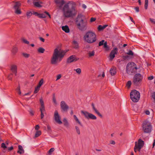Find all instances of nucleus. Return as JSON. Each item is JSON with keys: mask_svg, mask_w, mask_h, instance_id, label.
<instances>
[{"mask_svg": "<svg viewBox=\"0 0 155 155\" xmlns=\"http://www.w3.org/2000/svg\"><path fill=\"white\" fill-rule=\"evenodd\" d=\"M148 79L149 80H151L153 79V76H151L149 77L148 78Z\"/></svg>", "mask_w": 155, "mask_h": 155, "instance_id": "obj_60", "label": "nucleus"}, {"mask_svg": "<svg viewBox=\"0 0 155 155\" xmlns=\"http://www.w3.org/2000/svg\"><path fill=\"white\" fill-rule=\"evenodd\" d=\"M39 39L41 41H42L43 42H44L45 41V39L42 37H40L39 38Z\"/></svg>", "mask_w": 155, "mask_h": 155, "instance_id": "obj_58", "label": "nucleus"}, {"mask_svg": "<svg viewBox=\"0 0 155 155\" xmlns=\"http://www.w3.org/2000/svg\"><path fill=\"white\" fill-rule=\"evenodd\" d=\"M130 98L132 101L134 102L138 101L140 98L139 92L136 90L132 91L130 94Z\"/></svg>", "mask_w": 155, "mask_h": 155, "instance_id": "obj_6", "label": "nucleus"}, {"mask_svg": "<svg viewBox=\"0 0 155 155\" xmlns=\"http://www.w3.org/2000/svg\"><path fill=\"white\" fill-rule=\"evenodd\" d=\"M150 21L152 23L155 24V19L151 18H150Z\"/></svg>", "mask_w": 155, "mask_h": 155, "instance_id": "obj_47", "label": "nucleus"}, {"mask_svg": "<svg viewBox=\"0 0 155 155\" xmlns=\"http://www.w3.org/2000/svg\"><path fill=\"white\" fill-rule=\"evenodd\" d=\"M84 41L89 44L95 42L97 40L96 35L95 33L90 31L86 32L84 36Z\"/></svg>", "mask_w": 155, "mask_h": 155, "instance_id": "obj_4", "label": "nucleus"}, {"mask_svg": "<svg viewBox=\"0 0 155 155\" xmlns=\"http://www.w3.org/2000/svg\"><path fill=\"white\" fill-rule=\"evenodd\" d=\"M96 20V18H91L90 21L91 22H92Z\"/></svg>", "mask_w": 155, "mask_h": 155, "instance_id": "obj_55", "label": "nucleus"}, {"mask_svg": "<svg viewBox=\"0 0 155 155\" xmlns=\"http://www.w3.org/2000/svg\"><path fill=\"white\" fill-rule=\"evenodd\" d=\"M84 18L81 14H79L76 18V23L77 28L81 31H85L87 28V22L84 20Z\"/></svg>", "mask_w": 155, "mask_h": 155, "instance_id": "obj_3", "label": "nucleus"}, {"mask_svg": "<svg viewBox=\"0 0 155 155\" xmlns=\"http://www.w3.org/2000/svg\"><path fill=\"white\" fill-rule=\"evenodd\" d=\"M44 82L43 79H42L39 81V84L38 86L41 87V86L42 85Z\"/></svg>", "mask_w": 155, "mask_h": 155, "instance_id": "obj_37", "label": "nucleus"}, {"mask_svg": "<svg viewBox=\"0 0 155 155\" xmlns=\"http://www.w3.org/2000/svg\"><path fill=\"white\" fill-rule=\"evenodd\" d=\"M40 87L38 85L35 88V91H34V93L35 94H36L39 91Z\"/></svg>", "mask_w": 155, "mask_h": 155, "instance_id": "obj_33", "label": "nucleus"}, {"mask_svg": "<svg viewBox=\"0 0 155 155\" xmlns=\"http://www.w3.org/2000/svg\"><path fill=\"white\" fill-rule=\"evenodd\" d=\"M75 127L76 133L80 135V131L79 127L77 126H75Z\"/></svg>", "mask_w": 155, "mask_h": 155, "instance_id": "obj_29", "label": "nucleus"}, {"mask_svg": "<svg viewBox=\"0 0 155 155\" xmlns=\"http://www.w3.org/2000/svg\"><path fill=\"white\" fill-rule=\"evenodd\" d=\"M118 52V49L117 48H114L112 50L110 53V56L111 60H112L115 56V55Z\"/></svg>", "mask_w": 155, "mask_h": 155, "instance_id": "obj_12", "label": "nucleus"}, {"mask_svg": "<svg viewBox=\"0 0 155 155\" xmlns=\"http://www.w3.org/2000/svg\"><path fill=\"white\" fill-rule=\"evenodd\" d=\"M42 2L41 1H39L38 2H33V4L36 7H41V4H42Z\"/></svg>", "mask_w": 155, "mask_h": 155, "instance_id": "obj_17", "label": "nucleus"}, {"mask_svg": "<svg viewBox=\"0 0 155 155\" xmlns=\"http://www.w3.org/2000/svg\"><path fill=\"white\" fill-rule=\"evenodd\" d=\"M16 90L18 91V94H21V92L20 91V88L19 86L16 89Z\"/></svg>", "mask_w": 155, "mask_h": 155, "instance_id": "obj_40", "label": "nucleus"}, {"mask_svg": "<svg viewBox=\"0 0 155 155\" xmlns=\"http://www.w3.org/2000/svg\"><path fill=\"white\" fill-rule=\"evenodd\" d=\"M11 70L14 73L15 75H16V73L17 72V66L16 65H12L11 67Z\"/></svg>", "mask_w": 155, "mask_h": 155, "instance_id": "obj_16", "label": "nucleus"}, {"mask_svg": "<svg viewBox=\"0 0 155 155\" xmlns=\"http://www.w3.org/2000/svg\"><path fill=\"white\" fill-rule=\"evenodd\" d=\"M88 54L89 58H91L94 56L95 54V51L94 50L92 51H88Z\"/></svg>", "mask_w": 155, "mask_h": 155, "instance_id": "obj_22", "label": "nucleus"}, {"mask_svg": "<svg viewBox=\"0 0 155 155\" xmlns=\"http://www.w3.org/2000/svg\"><path fill=\"white\" fill-rule=\"evenodd\" d=\"M75 121L77 122L80 125H82L81 123V122L79 121L78 119L77 120H75Z\"/></svg>", "mask_w": 155, "mask_h": 155, "instance_id": "obj_59", "label": "nucleus"}, {"mask_svg": "<svg viewBox=\"0 0 155 155\" xmlns=\"http://www.w3.org/2000/svg\"><path fill=\"white\" fill-rule=\"evenodd\" d=\"M40 110L41 112V113L42 112L45 111V108L44 106L41 107V108H40Z\"/></svg>", "mask_w": 155, "mask_h": 155, "instance_id": "obj_42", "label": "nucleus"}, {"mask_svg": "<svg viewBox=\"0 0 155 155\" xmlns=\"http://www.w3.org/2000/svg\"><path fill=\"white\" fill-rule=\"evenodd\" d=\"M46 15H48L50 18H51V16L49 13L45 11L44 13L39 14V15L38 17L40 18H45L46 17Z\"/></svg>", "mask_w": 155, "mask_h": 155, "instance_id": "obj_15", "label": "nucleus"}, {"mask_svg": "<svg viewBox=\"0 0 155 155\" xmlns=\"http://www.w3.org/2000/svg\"><path fill=\"white\" fill-rule=\"evenodd\" d=\"M131 84L132 83L131 81H129L127 82L126 84V86L127 87L129 88L130 87Z\"/></svg>", "mask_w": 155, "mask_h": 155, "instance_id": "obj_36", "label": "nucleus"}, {"mask_svg": "<svg viewBox=\"0 0 155 155\" xmlns=\"http://www.w3.org/2000/svg\"><path fill=\"white\" fill-rule=\"evenodd\" d=\"M13 149V147L12 146L8 148V151H10L12 150Z\"/></svg>", "mask_w": 155, "mask_h": 155, "instance_id": "obj_57", "label": "nucleus"}, {"mask_svg": "<svg viewBox=\"0 0 155 155\" xmlns=\"http://www.w3.org/2000/svg\"><path fill=\"white\" fill-rule=\"evenodd\" d=\"M1 147L4 150L5 149L7 148V147L6 146L5 143H2Z\"/></svg>", "mask_w": 155, "mask_h": 155, "instance_id": "obj_43", "label": "nucleus"}, {"mask_svg": "<svg viewBox=\"0 0 155 155\" xmlns=\"http://www.w3.org/2000/svg\"><path fill=\"white\" fill-rule=\"evenodd\" d=\"M18 50V49L16 47H13L11 51L13 54V55H15L17 52Z\"/></svg>", "mask_w": 155, "mask_h": 155, "instance_id": "obj_25", "label": "nucleus"}, {"mask_svg": "<svg viewBox=\"0 0 155 155\" xmlns=\"http://www.w3.org/2000/svg\"><path fill=\"white\" fill-rule=\"evenodd\" d=\"M15 12L16 13L19 14L21 13V11L19 9V8L15 9Z\"/></svg>", "mask_w": 155, "mask_h": 155, "instance_id": "obj_38", "label": "nucleus"}, {"mask_svg": "<svg viewBox=\"0 0 155 155\" xmlns=\"http://www.w3.org/2000/svg\"><path fill=\"white\" fill-rule=\"evenodd\" d=\"M54 117L55 121L58 124H61L62 123L60 120V116L57 110H55L54 112Z\"/></svg>", "mask_w": 155, "mask_h": 155, "instance_id": "obj_13", "label": "nucleus"}, {"mask_svg": "<svg viewBox=\"0 0 155 155\" xmlns=\"http://www.w3.org/2000/svg\"><path fill=\"white\" fill-rule=\"evenodd\" d=\"M107 26V25H105L102 26L101 25H100L98 26V29L99 30H102L105 28Z\"/></svg>", "mask_w": 155, "mask_h": 155, "instance_id": "obj_26", "label": "nucleus"}, {"mask_svg": "<svg viewBox=\"0 0 155 155\" xmlns=\"http://www.w3.org/2000/svg\"><path fill=\"white\" fill-rule=\"evenodd\" d=\"M52 101L54 104L56 105L58 104L55 98L54 94L53 96Z\"/></svg>", "mask_w": 155, "mask_h": 155, "instance_id": "obj_28", "label": "nucleus"}, {"mask_svg": "<svg viewBox=\"0 0 155 155\" xmlns=\"http://www.w3.org/2000/svg\"><path fill=\"white\" fill-rule=\"evenodd\" d=\"M72 44L74 48L75 49L78 48L79 46L78 42L75 40H74L72 42Z\"/></svg>", "mask_w": 155, "mask_h": 155, "instance_id": "obj_20", "label": "nucleus"}, {"mask_svg": "<svg viewBox=\"0 0 155 155\" xmlns=\"http://www.w3.org/2000/svg\"><path fill=\"white\" fill-rule=\"evenodd\" d=\"M68 51V50L64 51L61 49L55 48L51 58V63L54 64H57L58 61H61L65 53Z\"/></svg>", "mask_w": 155, "mask_h": 155, "instance_id": "obj_2", "label": "nucleus"}, {"mask_svg": "<svg viewBox=\"0 0 155 155\" xmlns=\"http://www.w3.org/2000/svg\"><path fill=\"white\" fill-rule=\"evenodd\" d=\"M58 9L61 10L64 16L66 18H70L75 16L78 11L74 3H68L65 4L64 0H55Z\"/></svg>", "mask_w": 155, "mask_h": 155, "instance_id": "obj_1", "label": "nucleus"}, {"mask_svg": "<svg viewBox=\"0 0 155 155\" xmlns=\"http://www.w3.org/2000/svg\"><path fill=\"white\" fill-rule=\"evenodd\" d=\"M152 97L154 100V101L155 102V92L153 93L152 94Z\"/></svg>", "mask_w": 155, "mask_h": 155, "instance_id": "obj_48", "label": "nucleus"}, {"mask_svg": "<svg viewBox=\"0 0 155 155\" xmlns=\"http://www.w3.org/2000/svg\"><path fill=\"white\" fill-rule=\"evenodd\" d=\"M151 126L148 121H145L142 124V128L145 133H149L151 130Z\"/></svg>", "mask_w": 155, "mask_h": 155, "instance_id": "obj_7", "label": "nucleus"}, {"mask_svg": "<svg viewBox=\"0 0 155 155\" xmlns=\"http://www.w3.org/2000/svg\"><path fill=\"white\" fill-rule=\"evenodd\" d=\"M38 51L40 53H43L44 52L45 49L42 47H40L38 49Z\"/></svg>", "mask_w": 155, "mask_h": 155, "instance_id": "obj_27", "label": "nucleus"}, {"mask_svg": "<svg viewBox=\"0 0 155 155\" xmlns=\"http://www.w3.org/2000/svg\"><path fill=\"white\" fill-rule=\"evenodd\" d=\"M18 149L19 150H18L17 152L18 153H19L20 154H22L24 153V150L23 149V148L22 146L21 145H19L18 147Z\"/></svg>", "mask_w": 155, "mask_h": 155, "instance_id": "obj_18", "label": "nucleus"}, {"mask_svg": "<svg viewBox=\"0 0 155 155\" xmlns=\"http://www.w3.org/2000/svg\"><path fill=\"white\" fill-rule=\"evenodd\" d=\"M62 29L66 33H68L69 32L70 30L68 26L67 25L63 26L62 27Z\"/></svg>", "mask_w": 155, "mask_h": 155, "instance_id": "obj_19", "label": "nucleus"}, {"mask_svg": "<svg viewBox=\"0 0 155 155\" xmlns=\"http://www.w3.org/2000/svg\"><path fill=\"white\" fill-rule=\"evenodd\" d=\"M32 14V12H28L27 13V15L28 16H30Z\"/></svg>", "mask_w": 155, "mask_h": 155, "instance_id": "obj_49", "label": "nucleus"}, {"mask_svg": "<svg viewBox=\"0 0 155 155\" xmlns=\"http://www.w3.org/2000/svg\"><path fill=\"white\" fill-rule=\"evenodd\" d=\"M135 9L137 12H138L139 11V8L138 7H137L135 8Z\"/></svg>", "mask_w": 155, "mask_h": 155, "instance_id": "obj_56", "label": "nucleus"}, {"mask_svg": "<svg viewBox=\"0 0 155 155\" xmlns=\"http://www.w3.org/2000/svg\"><path fill=\"white\" fill-rule=\"evenodd\" d=\"M21 3L19 2H16L15 3V5L14 6V9L19 8V7L21 6Z\"/></svg>", "mask_w": 155, "mask_h": 155, "instance_id": "obj_24", "label": "nucleus"}, {"mask_svg": "<svg viewBox=\"0 0 155 155\" xmlns=\"http://www.w3.org/2000/svg\"><path fill=\"white\" fill-rule=\"evenodd\" d=\"M40 102L41 104V107L44 106V101L42 97L40 99Z\"/></svg>", "mask_w": 155, "mask_h": 155, "instance_id": "obj_32", "label": "nucleus"}, {"mask_svg": "<svg viewBox=\"0 0 155 155\" xmlns=\"http://www.w3.org/2000/svg\"><path fill=\"white\" fill-rule=\"evenodd\" d=\"M104 40H103L101 41H100L99 43V46H101L102 45H103L104 43Z\"/></svg>", "mask_w": 155, "mask_h": 155, "instance_id": "obj_44", "label": "nucleus"}, {"mask_svg": "<svg viewBox=\"0 0 155 155\" xmlns=\"http://www.w3.org/2000/svg\"><path fill=\"white\" fill-rule=\"evenodd\" d=\"M110 143L111 144L114 145L115 144V142L113 140H111L110 141Z\"/></svg>", "mask_w": 155, "mask_h": 155, "instance_id": "obj_53", "label": "nucleus"}, {"mask_svg": "<svg viewBox=\"0 0 155 155\" xmlns=\"http://www.w3.org/2000/svg\"><path fill=\"white\" fill-rule=\"evenodd\" d=\"M82 7L84 9H85L87 8V6L85 4H83L82 5Z\"/></svg>", "mask_w": 155, "mask_h": 155, "instance_id": "obj_64", "label": "nucleus"}, {"mask_svg": "<svg viewBox=\"0 0 155 155\" xmlns=\"http://www.w3.org/2000/svg\"><path fill=\"white\" fill-rule=\"evenodd\" d=\"M145 112L146 114L147 115H149L150 113V111L148 110H147L146 111H145Z\"/></svg>", "mask_w": 155, "mask_h": 155, "instance_id": "obj_63", "label": "nucleus"}, {"mask_svg": "<svg viewBox=\"0 0 155 155\" xmlns=\"http://www.w3.org/2000/svg\"><path fill=\"white\" fill-rule=\"evenodd\" d=\"M60 106L61 109L64 111H67L69 108L68 106L64 101H62L61 102Z\"/></svg>", "mask_w": 155, "mask_h": 155, "instance_id": "obj_11", "label": "nucleus"}, {"mask_svg": "<svg viewBox=\"0 0 155 155\" xmlns=\"http://www.w3.org/2000/svg\"><path fill=\"white\" fill-rule=\"evenodd\" d=\"M81 114H83L85 117L87 119H91L92 120H96V117L93 114L90 113L86 111L82 110L81 111Z\"/></svg>", "mask_w": 155, "mask_h": 155, "instance_id": "obj_10", "label": "nucleus"}, {"mask_svg": "<svg viewBox=\"0 0 155 155\" xmlns=\"http://www.w3.org/2000/svg\"><path fill=\"white\" fill-rule=\"evenodd\" d=\"M91 105L92 107V108L93 109V110L95 111V112L100 116L102 117V115L100 113L97 111V110L94 107V104L92 103Z\"/></svg>", "mask_w": 155, "mask_h": 155, "instance_id": "obj_21", "label": "nucleus"}, {"mask_svg": "<svg viewBox=\"0 0 155 155\" xmlns=\"http://www.w3.org/2000/svg\"><path fill=\"white\" fill-rule=\"evenodd\" d=\"M22 55L25 58H28L30 56V54L25 53H23Z\"/></svg>", "mask_w": 155, "mask_h": 155, "instance_id": "obj_34", "label": "nucleus"}, {"mask_svg": "<svg viewBox=\"0 0 155 155\" xmlns=\"http://www.w3.org/2000/svg\"><path fill=\"white\" fill-rule=\"evenodd\" d=\"M137 69L134 63H129L126 67L127 72L129 74L132 75L136 71Z\"/></svg>", "mask_w": 155, "mask_h": 155, "instance_id": "obj_5", "label": "nucleus"}, {"mask_svg": "<svg viewBox=\"0 0 155 155\" xmlns=\"http://www.w3.org/2000/svg\"><path fill=\"white\" fill-rule=\"evenodd\" d=\"M32 14L36 16H37L38 17L39 13H38L35 12H33Z\"/></svg>", "mask_w": 155, "mask_h": 155, "instance_id": "obj_51", "label": "nucleus"}, {"mask_svg": "<svg viewBox=\"0 0 155 155\" xmlns=\"http://www.w3.org/2000/svg\"><path fill=\"white\" fill-rule=\"evenodd\" d=\"M64 123V125L65 126H66V127H68L69 124H68V121H66V122H65Z\"/></svg>", "mask_w": 155, "mask_h": 155, "instance_id": "obj_52", "label": "nucleus"}, {"mask_svg": "<svg viewBox=\"0 0 155 155\" xmlns=\"http://www.w3.org/2000/svg\"><path fill=\"white\" fill-rule=\"evenodd\" d=\"M127 54L129 55H133L134 54L132 51L131 50H130L127 53Z\"/></svg>", "mask_w": 155, "mask_h": 155, "instance_id": "obj_46", "label": "nucleus"}, {"mask_svg": "<svg viewBox=\"0 0 155 155\" xmlns=\"http://www.w3.org/2000/svg\"><path fill=\"white\" fill-rule=\"evenodd\" d=\"M144 144V141L140 139H139L138 143L137 142H135V145L134 147V152H136L137 150L140 151Z\"/></svg>", "mask_w": 155, "mask_h": 155, "instance_id": "obj_8", "label": "nucleus"}, {"mask_svg": "<svg viewBox=\"0 0 155 155\" xmlns=\"http://www.w3.org/2000/svg\"><path fill=\"white\" fill-rule=\"evenodd\" d=\"M54 150V148H51L48 151V153H51L52 152H53Z\"/></svg>", "mask_w": 155, "mask_h": 155, "instance_id": "obj_45", "label": "nucleus"}, {"mask_svg": "<svg viewBox=\"0 0 155 155\" xmlns=\"http://www.w3.org/2000/svg\"><path fill=\"white\" fill-rule=\"evenodd\" d=\"M47 129L48 131H50L51 130V128L48 125H47Z\"/></svg>", "mask_w": 155, "mask_h": 155, "instance_id": "obj_62", "label": "nucleus"}, {"mask_svg": "<svg viewBox=\"0 0 155 155\" xmlns=\"http://www.w3.org/2000/svg\"><path fill=\"white\" fill-rule=\"evenodd\" d=\"M74 70L78 74H80L81 72V70L80 68H78L76 69H74Z\"/></svg>", "mask_w": 155, "mask_h": 155, "instance_id": "obj_35", "label": "nucleus"}, {"mask_svg": "<svg viewBox=\"0 0 155 155\" xmlns=\"http://www.w3.org/2000/svg\"><path fill=\"white\" fill-rule=\"evenodd\" d=\"M39 128V125H36L35 129L36 130H37Z\"/></svg>", "mask_w": 155, "mask_h": 155, "instance_id": "obj_61", "label": "nucleus"}, {"mask_svg": "<svg viewBox=\"0 0 155 155\" xmlns=\"http://www.w3.org/2000/svg\"><path fill=\"white\" fill-rule=\"evenodd\" d=\"M110 72L111 75H115L116 74L115 68H111L110 70Z\"/></svg>", "mask_w": 155, "mask_h": 155, "instance_id": "obj_23", "label": "nucleus"}, {"mask_svg": "<svg viewBox=\"0 0 155 155\" xmlns=\"http://www.w3.org/2000/svg\"><path fill=\"white\" fill-rule=\"evenodd\" d=\"M61 77V74H59L57 76V79L56 80V81H57L58 80H59V79H60Z\"/></svg>", "mask_w": 155, "mask_h": 155, "instance_id": "obj_54", "label": "nucleus"}, {"mask_svg": "<svg viewBox=\"0 0 155 155\" xmlns=\"http://www.w3.org/2000/svg\"><path fill=\"white\" fill-rule=\"evenodd\" d=\"M12 74H11L9 75H8V78L9 80H12Z\"/></svg>", "mask_w": 155, "mask_h": 155, "instance_id": "obj_50", "label": "nucleus"}, {"mask_svg": "<svg viewBox=\"0 0 155 155\" xmlns=\"http://www.w3.org/2000/svg\"><path fill=\"white\" fill-rule=\"evenodd\" d=\"M22 40L23 41L25 44H26L28 45L29 44V42L28 41H27L25 39H22Z\"/></svg>", "mask_w": 155, "mask_h": 155, "instance_id": "obj_41", "label": "nucleus"}, {"mask_svg": "<svg viewBox=\"0 0 155 155\" xmlns=\"http://www.w3.org/2000/svg\"><path fill=\"white\" fill-rule=\"evenodd\" d=\"M142 78V77L140 74H136L133 78V82L134 84L137 86L139 85Z\"/></svg>", "mask_w": 155, "mask_h": 155, "instance_id": "obj_9", "label": "nucleus"}, {"mask_svg": "<svg viewBox=\"0 0 155 155\" xmlns=\"http://www.w3.org/2000/svg\"><path fill=\"white\" fill-rule=\"evenodd\" d=\"M28 111L31 115L33 116L34 115V112L32 109H30L28 110Z\"/></svg>", "mask_w": 155, "mask_h": 155, "instance_id": "obj_39", "label": "nucleus"}, {"mask_svg": "<svg viewBox=\"0 0 155 155\" xmlns=\"http://www.w3.org/2000/svg\"><path fill=\"white\" fill-rule=\"evenodd\" d=\"M41 134V131H37L35 135V137H37L39 136Z\"/></svg>", "mask_w": 155, "mask_h": 155, "instance_id": "obj_30", "label": "nucleus"}, {"mask_svg": "<svg viewBox=\"0 0 155 155\" xmlns=\"http://www.w3.org/2000/svg\"><path fill=\"white\" fill-rule=\"evenodd\" d=\"M107 41L104 42V48L106 49L107 50H109V48L107 45Z\"/></svg>", "mask_w": 155, "mask_h": 155, "instance_id": "obj_31", "label": "nucleus"}, {"mask_svg": "<svg viewBox=\"0 0 155 155\" xmlns=\"http://www.w3.org/2000/svg\"><path fill=\"white\" fill-rule=\"evenodd\" d=\"M77 60L76 57L75 55L70 56L68 59L67 62L68 63H71Z\"/></svg>", "mask_w": 155, "mask_h": 155, "instance_id": "obj_14", "label": "nucleus"}]
</instances>
